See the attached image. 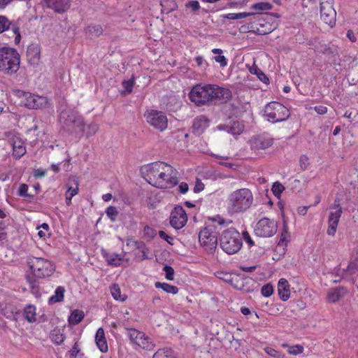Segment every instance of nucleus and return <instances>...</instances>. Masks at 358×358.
<instances>
[{
  "instance_id": "nucleus-44",
  "label": "nucleus",
  "mask_w": 358,
  "mask_h": 358,
  "mask_svg": "<svg viewBox=\"0 0 358 358\" xmlns=\"http://www.w3.org/2000/svg\"><path fill=\"white\" fill-rule=\"evenodd\" d=\"M87 30L92 36H99L103 34V28L99 24L88 26Z\"/></svg>"
},
{
  "instance_id": "nucleus-31",
  "label": "nucleus",
  "mask_w": 358,
  "mask_h": 358,
  "mask_svg": "<svg viewBox=\"0 0 358 358\" xmlns=\"http://www.w3.org/2000/svg\"><path fill=\"white\" fill-rule=\"evenodd\" d=\"M155 286L157 289H162L168 294H176L179 291L178 287L166 282H156Z\"/></svg>"
},
{
  "instance_id": "nucleus-15",
  "label": "nucleus",
  "mask_w": 358,
  "mask_h": 358,
  "mask_svg": "<svg viewBox=\"0 0 358 358\" xmlns=\"http://www.w3.org/2000/svg\"><path fill=\"white\" fill-rule=\"evenodd\" d=\"M276 231V223L266 217L261 219L255 228V234L259 237H271L275 234Z\"/></svg>"
},
{
  "instance_id": "nucleus-22",
  "label": "nucleus",
  "mask_w": 358,
  "mask_h": 358,
  "mask_svg": "<svg viewBox=\"0 0 358 358\" xmlns=\"http://www.w3.org/2000/svg\"><path fill=\"white\" fill-rule=\"evenodd\" d=\"M273 143V139L263 136L253 138L250 141V148L254 150H265Z\"/></svg>"
},
{
  "instance_id": "nucleus-48",
  "label": "nucleus",
  "mask_w": 358,
  "mask_h": 358,
  "mask_svg": "<svg viewBox=\"0 0 358 358\" xmlns=\"http://www.w3.org/2000/svg\"><path fill=\"white\" fill-rule=\"evenodd\" d=\"M273 293V287L271 284L268 283L262 286L261 294L265 297L271 296Z\"/></svg>"
},
{
  "instance_id": "nucleus-8",
  "label": "nucleus",
  "mask_w": 358,
  "mask_h": 358,
  "mask_svg": "<svg viewBox=\"0 0 358 358\" xmlns=\"http://www.w3.org/2000/svg\"><path fill=\"white\" fill-rule=\"evenodd\" d=\"M264 116L271 123L285 121L290 116L289 110L278 101H271L264 108Z\"/></svg>"
},
{
  "instance_id": "nucleus-6",
  "label": "nucleus",
  "mask_w": 358,
  "mask_h": 358,
  "mask_svg": "<svg viewBox=\"0 0 358 358\" xmlns=\"http://www.w3.org/2000/svg\"><path fill=\"white\" fill-rule=\"evenodd\" d=\"M220 245L222 250L228 255L237 253L243 246L240 233L234 227L224 230L220 237Z\"/></svg>"
},
{
  "instance_id": "nucleus-61",
  "label": "nucleus",
  "mask_w": 358,
  "mask_h": 358,
  "mask_svg": "<svg viewBox=\"0 0 358 358\" xmlns=\"http://www.w3.org/2000/svg\"><path fill=\"white\" fill-rule=\"evenodd\" d=\"M189 190V186L187 183L182 182L178 185V191L181 194H185Z\"/></svg>"
},
{
  "instance_id": "nucleus-45",
  "label": "nucleus",
  "mask_w": 358,
  "mask_h": 358,
  "mask_svg": "<svg viewBox=\"0 0 358 358\" xmlns=\"http://www.w3.org/2000/svg\"><path fill=\"white\" fill-rule=\"evenodd\" d=\"M73 182H74V186L69 187L68 189L66 192L65 195H68V196H71L73 197L78 193V191H79L78 180L76 179H74Z\"/></svg>"
},
{
  "instance_id": "nucleus-28",
  "label": "nucleus",
  "mask_w": 358,
  "mask_h": 358,
  "mask_svg": "<svg viewBox=\"0 0 358 358\" xmlns=\"http://www.w3.org/2000/svg\"><path fill=\"white\" fill-rule=\"evenodd\" d=\"M346 289L343 287H336L331 289L327 293V300L330 303L338 302L345 294Z\"/></svg>"
},
{
  "instance_id": "nucleus-18",
  "label": "nucleus",
  "mask_w": 358,
  "mask_h": 358,
  "mask_svg": "<svg viewBox=\"0 0 358 358\" xmlns=\"http://www.w3.org/2000/svg\"><path fill=\"white\" fill-rule=\"evenodd\" d=\"M10 29L14 36L15 44H18L21 39L19 27L14 23L10 22L5 16H0V34Z\"/></svg>"
},
{
  "instance_id": "nucleus-11",
  "label": "nucleus",
  "mask_w": 358,
  "mask_h": 358,
  "mask_svg": "<svg viewBox=\"0 0 358 358\" xmlns=\"http://www.w3.org/2000/svg\"><path fill=\"white\" fill-rule=\"evenodd\" d=\"M333 210L330 212L328 217V228L327 234L329 236H334L337 230L340 218L343 213V208L340 204V200L335 199L333 206L331 207Z\"/></svg>"
},
{
  "instance_id": "nucleus-4",
  "label": "nucleus",
  "mask_w": 358,
  "mask_h": 358,
  "mask_svg": "<svg viewBox=\"0 0 358 358\" xmlns=\"http://www.w3.org/2000/svg\"><path fill=\"white\" fill-rule=\"evenodd\" d=\"M254 195L250 189L243 187L231 192L226 200V208L230 215L243 213L254 203Z\"/></svg>"
},
{
  "instance_id": "nucleus-40",
  "label": "nucleus",
  "mask_w": 358,
  "mask_h": 358,
  "mask_svg": "<svg viewBox=\"0 0 358 358\" xmlns=\"http://www.w3.org/2000/svg\"><path fill=\"white\" fill-rule=\"evenodd\" d=\"M36 229L40 238L45 240V238L50 236V227L47 223H43L40 226H37Z\"/></svg>"
},
{
  "instance_id": "nucleus-10",
  "label": "nucleus",
  "mask_w": 358,
  "mask_h": 358,
  "mask_svg": "<svg viewBox=\"0 0 358 358\" xmlns=\"http://www.w3.org/2000/svg\"><path fill=\"white\" fill-rule=\"evenodd\" d=\"M16 94L21 99L20 104L29 109L41 108L46 103L45 98L43 96H37L21 90H18Z\"/></svg>"
},
{
  "instance_id": "nucleus-13",
  "label": "nucleus",
  "mask_w": 358,
  "mask_h": 358,
  "mask_svg": "<svg viewBox=\"0 0 358 358\" xmlns=\"http://www.w3.org/2000/svg\"><path fill=\"white\" fill-rule=\"evenodd\" d=\"M334 0H320L321 20L330 27L336 24V12L333 7Z\"/></svg>"
},
{
  "instance_id": "nucleus-3",
  "label": "nucleus",
  "mask_w": 358,
  "mask_h": 358,
  "mask_svg": "<svg viewBox=\"0 0 358 358\" xmlns=\"http://www.w3.org/2000/svg\"><path fill=\"white\" fill-rule=\"evenodd\" d=\"M26 266L27 269L24 278L31 289L37 287L41 280L52 276L56 269L55 264L50 259L34 255L27 256Z\"/></svg>"
},
{
  "instance_id": "nucleus-21",
  "label": "nucleus",
  "mask_w": 358,
  "mask_h": 358,
  "mask_svg": "<svg viewBox=\"0 0 358 358\" xmlns=\"http://www.w3.org/2000/svg\"><path fill=\"white\" fill-rule=\"evenodd\" d=\"M210 124V120L204 115L196 116L192 123V129L194 133L202 134Z\"/></svg>"
},
{
  "instance_id": "nucleus-19",
  "label": "nucleus",
  "mask_w": 358,
  "mask_h": 358,
  "mask_svg": "<svg viewBox=\"0 0 358 358\" xmlns=\"http://www.w3.org/2000/svg\"><path fill=\"white\" fill-rule=\"evenodd\" d=\"M101 254L103 257L106 259L108 264L112 266H119L123 262H128L129 259L126 258V252L121 253H110L106 250H102Z\"/></svg>"
},
{
  "instance_id": "nucleus-16",
  "label": "nucleus",
  "mask_w": 358,
  "mask_h": 358,
  "mask_svg": "<svg viewBox=\"0 0 358 358\" xmlns=\"http://www.w3.org/2000/svg\"><path fill=\"white\" fill-rule=\"evenodd\" d=\"M169 220L171 226L178 230L185 226L187 222V215L182 206H176L172 210Z\"/></svg>"
},
{
  "instance_id": "nucleus-60",
  "label": "nucleus",
  "mask_w": 358,
  "mask_h": 358,
  "mask_svg": "<svg viewBox=\"0 0 358 358\" xmlns=\"http://www.w3.org/2000/svg\"><path fill=\"white\" fill-rule=\"evenodd\" d=\"M159 236L161 238L166 241L169 243L172 244L171 241L173 240V238L171 236H169L165 231H159Z\"/></svg>"
},
{
  "instance_id": "nucleus-47",
  "label": "nucleus",
  "mask_w": 358,
  "mask_h": 358,
  "mask_svg": "<svg viewBox=\"0 0 358 358\" xmlns=\"http://www.w3.org/2000/svg\"><path fill=\"white\" fill-rule=\"evenodd\" d=\"M106 215L110 219L111 221H115L118 215L117 208L113 206H108L106 210Z\"/></svg>"
},
{
  "instance_id": "nucleus-43",
  "label": "nucleus",
  "mask_w": 358,
  "mask_h": 358,
  "mask_svg": "<svg viewBox=\"0 0 358 358\" xmlns=\"http://www.w3.org/2000/svg\"><path fill=\"white\" fill-rule=\"evenodd\" d=\"M266 353L273 358H286L285 353L278 351L271 347H266L264 348Z\"/></svg>"
},
{
  "instance_id": "nucleus-9",
  "label": "nucleus",
  "mask_w": 358,
  "mask_h": 358,
  "mask_svg": "<svg viewBox=\"0 0 358 358\" xmlns=\"http://www.w3.org/2000/svg\"><path fill=\"white\" fill-rule=\"evenodd\" d=\"M143 117L150 127L159 131L166 130L168 127L167 116L161 110L148 109L144 113Z\"/></svg>"
},
{
  "instance_id": "nucleus-25",
  "label": "nucleus",
  "mask_w": 358,
  "mask_h": 358,
  "mask_svg": "<svg viewBox=\"0 0 358 358\" xmlns=\"http://www.w3.org/2000/svg\"><path fill=\"white\" fill-rule=\"evenodd\" d=\"M28 61L32 64H37L41 58V48L37 44H31L27 48Z\"/></svg>"
},
{
  "instance_id": "nucleus-53",
  "label": "nucleus",
  "mask_w": 358,
  "mask_h": 358,
  "mask_svg": "<svg viewBox=\"0 0 358 358\" xmlns=\"http://www.w3.org/2000/svg\"><path fill=\"white\" fill-rule=\"evenodd\" d=\"M242 240L244 239L245 243L248 244L249 248H251L255 245V242L252 239L250 234L247 231H243L242 232Z\"/></svg>"
},
{
  "instance_id": "nucleus-12",
  "label": "nucleus",
  "mask_w": 358,
  "mask_h": 358,
  "mask_svg": "<svg viewBox=\"0 0 358 358\" xmlns=\"http://www.w3.org/2000/svg\"><path fill=\"white\" fill-rule=\"evenodd\" d=\"M129 336L131 341L141 349L151 350L155 347L152 339L143 331L136 329H130Z\"/></svg>"
},
{
  "instance_id": "nucleus-34",
  "label": "nucleus",
  "mask_w": 358,
  "mask_h": 358,
  "mask_svg": "<svg viewBox=\"0 0 358 358\" xmlns=\"http://www.w3.org/2000/svg\"><path fill=\"white\" fill-rule=\"evenodd\" d=\"M65 289L62 286H59L55 290L54 294L49 299L50 303H59L64 300Z\"/></svg>"
},
{
  "instance_id": "nucleus-7",
  "label": "nucleus",
  "mask_w": 358,
  "mask_h": 358,
  "mask_svg": "<svg viewBox=\"0 0 358 358\" xmlns=\"http://www.w3.org/2000/svg\"><path fill=\"white\" fill-rule=\"evenodd\" d=\"M217 227L214 224H206L199 233V241L203 249L209 254L215 252L217 247Z\"/></svg>"
},
{
  "instance_id": "nucleus-39",
  "label": "nucleus",
  "mask_w": 358,
  "mask_h": 358,
  "mask_svg": "<svg viewBox=\"0 0 358 358\" xmlns=\"http://www.w3.org/2000/svg\"><path fill=\"white\" fill-rule=\"evenodd\" d=\"M251 8L256 10L257 13H260L263 11L271 10L272 5L268 2H258L252 4Z\"/></svg>"
},
{
  "instance_id": "nucleus-37",
  "label": "nucleus",
  "mask_w": 358,
  "mask_h": 358,
  "mask_svg": "<svg viewBox=\"0 0 358 358\" xmlns=\"http://www.w3.org/2000/svg\"><path fill=\"white\" fill-rule=\"evenodd\" d=\"M212 52L217 55L214 57V59L216 62L219 63L222 67H225L227 65V58L224 55H222L223 52L222 49L214 48L212 50Z\"/></svg>"
},
{
  "instance_id": "nucleus-41",
  "label": "nucleus",
  "mask_w": 358,
  "mask_h": 358,
  "mask_svg": "<svg viewBox=\"0 0 358 358\" xmlns=\"http://www.w3.org/2000/svg\"><path fill=\"white\" fill-rule=\"evenodd\" d=\"M254 15V13H228L222 15V18L227 19V20H239L245 18L247 17L251 16Z\"/></svg>"
},
{
  "instance_id": "nucleus-64",
  "label": "nucleus",
  "mask_w": 358,
  "mask_h": 358,
  "mask_svg": "<svg viewBox=\"0 0 358 358\" xmlns=\"http://www.w3.org/2000/svg\"><path fill=\"white\" fill-rule=\"evenodd\" d=\"M346 36L352 43H355L357 41V38H356L354 32L352 30L348 31Z\"/></svg>"
},
{
  "instance_id": "nucleus-20",
  "label": "nucleus",
  "mask_w": 358,
  "mask_h": 358,
  "mask_svg": "<svg viewBox=\"0 0 358 358\" xmlns=\"http://www.w3.org/2000/svg\"><path fill=\"white\" fill-rule=\"evenodd\" d=\"M217 128L219 130H224L233 136H238L243 133L245 126L241 121L231 120L227 124H220Z\"/></svg>"
},
{
  "instance_id": "nucleus-58",
  "label": "nucleus",
  "mask_w": 358,
  "mask_h": 358,
  "mask_svg": "<svg viewBox=\"0 0 358 358\" xmlns=\"http://www.w3.org/2000/svg\"><path fill=\"white\" fill-rule=\"evenodd\" d=\"M289 237V233L286 229H284L280 236V241L278 242V245H283L285 242H287V239Z\"/></svg>"
},
{
  "instance_id": "nucleus-63",
  "label": "nucleus",
  "mask_w": 358,
  "mask_h": 358,
  "mask_svg": "<svg viewBox=\"0 0 358 358\" xmlns=\"http://www.w3.org/2000/svg\"><path fill=\"white\" fill-rule=\"evenodd\" d=\"M257 268V266H241L240 269L243 271L247 272V273H252L255 271Z\"/></svg>"
},
{
  "instance_id": "nucleus-29",
  "label": "nucleus",
  "mask_w": 358,
  "mask_h": 358,
  "mask_svg": "<svg viewBox=\"0 0 358 358\" xmlns=\"http://www.w3.org/2000/svg\"><path fill=\"white\" fill-rule=\"evenodd\" d=\"M84 312L81 310H73L68 318L69 325L75 326L80 323L84 318Z\"/></svg>"
},
{
  "instance_id": "nucleus-36",
  "label": "nucleus",
  "mask_w": 358,
  "mask_h": 358,
  "mask_svg": "<svg viewBox=\"0 0 358 358\" xmlns=\"http://www.w3.org/2000/svg\"><path fill=\"white\" fill-rule=\"evenodd\" d=\"M50 338L55 344L61 345L65 339V336L60 329H57L51 332Z\"/></svg>"
},
{
  "instance_id": "nucleus-1",
  "label": "nucleus",
  "mask_w": 358,
  "mask_h": 358,
  "mask_svg": "<svg viewBox=\"0 0 358 358\" xmlns=\"http://www.w3.org/2000/svg\"><path fill=\"white\" fill-rule=\"evenodd\" d=\"M141 173L150 185L159 189H169L178 183V171L164 162L144 165L141 168Z\"/></svg>"
},
{
  "instance_id": "nucleus-2",
  "label": "nucleus",
  "mask_w": 358,
  "mask_h": 358,
  "mask_svg": "<svg viewBox=\"0 0 358 358\" xmlns=\"http://www.w3.org/2000/svg\"><path fill=\"white\" fill-rule=\"evenodd\" d=\"M231 96L229 89L211 84H196L189 93L190 101L196 106L215 105L218 101H227Z\"/></svg>"
},
{
  "instance_id": "nucleus-62",
  "label": "nucleus",
  "mask_w": 358,
  "mask_h": 358,
  "mask_svg": "<svg viewBox=\"0 0 358 358\" xmlns=\"http://www.w3.org/2000/svg\"><path fill=\"white\" fill-rule=\"evenodd\" d=\"M198 66L201 67L204 64L206 63L203 56L198 55L194 59Z\"/></svg>"
},
{
  "instance_id": "nucleus-24",
  "label": "nucleus",
  "mask_w": 358,
  "mask_h": 358,
  "mask_svg": "<svg viewBox=\"0 0 358 358\" xmlns=\"http://www.w3.org/2000/svg\"><path fill=\"white\" fill-rule=\"evenodd\" d=\"M346 271L350 275L358 274V245L352 249Z\"/></svg>"
},
{
  "instance_id": "nucleus-35",
  "label": "nucleus",
  "mask_w": 358,
  "mask_h": 358,
  "mask_svg": "<svg viewBox=\"0 0 358 358\" xmlns=\"http://www.w3.org/2000/svg\"><path fill=\"white\" fill-rule=\"evenodd\" d=\"M110 290L112 296L116 301H124L127 299V296L121 294V289L117 284H113L110 287Z\"/></svg>"
},
{
  "instance_id": "nucleus-33",
  "label": "nucleus",
  "mask_w": 358,
  "mask_h": 358,
  "mask_svg": "<svg viewBox=\"0 0 358 358\" xmlns=\"http://www.w3.org/2000/svg\"><path fill=\"white\" fill-rule=\"evenodd\" d=\"M208 220L212 222L211 224H214L216 227L217 224L221 227H227L233 222L231 220L225 219L220 215L209 217Z\"/></svg>"
},
{
  "instance_id": "nucleus-30",
  "label": "nucleus",
  "mask_w": 358,
  "mask_h": 358,
  "mask_svg": "<svg viewBox=\"0 0 358 358\" xmlns=\"http://www.w3.org/2000/svg\"><path fill=\"white\" fill-rule=\"evenodd\" d=\"M152 358H176V355L172 348L166 347L159 349Z\"/></svg>"
},
{
  "instance_id": "nucleus-57",
  "label": "nucleus",
  "mask_w": 358,
  "mask_h": 358,
  "mask_svg": "<svg viewBox=\"0 0 358 358\" xmlns=\"http://www.w3.org/2000/svg\"><path fill=\"white\" fill-rule=\"evenodd\" d=\"M204 189V184L199 178H196V183L194 187V192L199 193Z\"/></svg>"
},
{
  "instance_id": "nucleus-26",
  "label": "nucleus",
  "mask_w": 358,
  "mask_h": 358,
  "mask_svg": "<svg viewBox=\"0 0 358 358\" xmlns=\"http://www.w3.org/2000/svg\"><path fill=\"white\" fill-rule=\"evenodd\" d=\"M95 342L97 348L102 352H106L108 350L107 340L105 336L104 329L100 327L97 329L95 335Z\"/></svg>"
},
{
  "instance_id": "nucleus-14",
  "label": "nucleus",
  "mask_w": 358,
  "mask_h": 358,
  "mask_svg": "<svg viewBox=\"0 0 358 358\" xmlns=\"http://www.w3.org/2000/svg\"><path fill=\"white\" fill-rule=\"evenodd\" d=\"M63 127L69 133L83 132L85 122L82 116L76 113H70L63 123Z\"/></svg>"
},
{
  "instance_id": "nucleus-27",
  "label": "nucleus",
  "mask_w": 358,
  "mask_h": 358,
  "mask_svg": "<svg viewBox=\"0 0 358 358\" xmlns=\"http://www.w3.org/2000/svg\"><path fill=\"white\" fill-rule=\"evenodd\" d=\"M47 6L57 13H63L68 10L70 3L69 0H51Z\"/></svg>"
},
{
  "instance_id": "nucleus-56",
  "label": "nucleus",
  "mask_w": 358,
  "mask_h": 358,
  "mask_svg": "<svg viewBox=\"0 0 358 358\" xmlns=\"http://www.w3.org/2000/svg\"><path fill=\"white\" fill-rule=\"evenodd\" d=\"M89 131L87 132V136H90L95 134L99 129V126L95 123H91L88 125Z\"/></svg>"
},
{
  "instance_id": "nucleus-38",
  "label": "nucleus",
  "mask_w": 358,
  "mask_h": 358,
  "mask_svg": "<svg viewBox=\"0 0 358 358\" xmlns=\"http://www.w3.org/2000/svg\"><path fill=\"white\" fill-rule=\"evenodd\" d=\"M250 72L252 74L257 75L258 78L264 83L267 84L269 82L268 78L266 75L257 67V66L254 65L250 69Z\"/></svg>"
},
{
  "instance_id": "nucleus-52",
  "label": "nucleus",
  "mask_w": 358,
  "mask_h": 358,
  "mask_svg": "<svg viewBox=\"0 0 358 358\" xmlns=\"http://www.w3.org/2000/svg\"><path fill=\"white\" fill-rule=\"evenodd\" d=\"M28 185L26 184H21L19 187L17 194L20 196L23 197H30L31 196L27 193L28 192Z\"/></svg>"
},
{
  "instance_id": "nucleus-50",
  "label": "nucleus",
  "mask_w": 358,
  "mask_h": 358,
  "mask_svg": "<svg viewBox=\"0 0 358 358\" xmlns=\"http://www.w3.org/2000/svg\"><path fill=\"white\" fill-rule=\"evenodd\" d=\"M303 347L301 345L296 344L289 347L287 352L289 355H298L303 352Z\"/></svg>"
},
{
  "instance_id": "nucleus-17",
  "label": "nucleus",
  "mask_w": 358,
  "mask_h": 358,
  "mask_svg": "<svg viewBox=\"0 0 358 358\" xmlns=\"http://www.w3.org/2000/svg\"><path fill=\"white\" fill-rule=\"evenodd\" d=\"M11 135L12 138L10 143L13 148V157L15 159H20L27 152L25 143L20 137L13 135L10 131L5 133V136L10 140Z\"/></svg>"
},
{
  "instance_id": "nucleus-54",
  "label": "nucleus",
  "mask_w": 358,
  "mask_h": 358,
  "mask_svg": "<svg viewBox=\"0 0 358 358\" xmlns=\"http://www.w3.org/2000/svg\"><path fill=\"white\" fill-rule=\"evenodd\" d=\"M164 271H165L166 278L169 280H173L174 279V270L170 266L166 265L164 267Z\"/></svg>"
},
{
  "instance_id": "nucleus-51",
  "label": "nucleus",
  "mask_w": 358,
  "mask_h": 358,
  "mask_svg": "<svg viewBox=\"0 0 358 358\" xmlns=\"http://www.w3.org/2000/svg\"><path fill=\"white\" fill-rule=\"evenodd\" d=\"M185 7L187 8L191 9V10L192 12H196L201 8L199 2L198 1H196V0H194V1H189L187 3H186Z\"/></svg>"
},
{
  "instance_id": "nucleus-49",
  "label": "nucleus",
  "mask_w": 358,
  "mask_h": 358,
  "mask_svg": "<svg viewBox=\"0 0 358 358\" xmlns=\"http://www.w3.org/2000/svg\"><path fill=\"white\" fill-rule=\"evenodd\" d=\"M310 165V159L306 155H302L299 157V166L302 171L306 170Z\"/></svg>"
},
{
  "instance_id": "nucleus-59",
  "label": "nucleus",
  "mask_w": 358,
  "mask_h": 358,
  "mask_svg": "<svg viewBox=\"0 0 358 358\" xmlns=\"http://www.w3.org/2000/svg\"><path fill=\"white\" fill-rule=\"evenodd\" d=\"M314 110L319 115H324L327 113L328 108L324 106H316L314 107Z\"/></svg>"
},
{
  "instance_id": "nucleus-5",
  "label": "nucleus",
  "mask_w": 358,
  "mask_h": 358,
  "mask_svg": "<svg viewBox=\"0 0 358 358\" xmlns=\"http://www.w3.org/2000/svg\"><path fill=\"white\" fill-rule=\"evenodd\" d=\"M20 55L15 48L4 46L0 48V71L5 75L15 74L20 69Z\"/></svg>"
},
{
  "instance_id": "nucleus-23",
  "label": "nucleus",
  "mask_w": 358,
  "mask_h": 358,
  "mask_svg": "<svg viewBox=\"0 0 358 358\" xmlns=\"http://www.w3.org/2000/svg\"><path fill=\"white\" fill-rule=\"evenodd\" d=\"M278 292L280 299L283 301H287L290 298V285L288 281L285 278H280L278 282Z\"/></svg>"
},
{
  "instance_id": "nucleus-42",
  "label": "nucleus",
  "mask_w": 358,
  "mask_h": 358,
  "mask_svg": "<svg viewBox=\"0 0 358 358\" xmlns=\"http://www.w3.org/2000/svg\"><path fill=\"white\" fill-rule=\"evenodd\" d=\"M135 84V77L132 76L128 80H123L122 82V85L124 89V92H122V94H130L133 91V88Z\"/></svg>"
},
{
  "instance_id": "nucleus-46",
  "label": "nucleus",
  "mask_w": 358,
  "mask_h": 358,
  "mask_svg": "<svg viewBox=\"0 0 358 358\" xmlns=\"http://www.w3.org/2000/svg\"><path fill=\"white\" fill-rule=\"evenodd\" d=\"M271 190L273 194L276 197L279 198L282 192L285 190V187L280 182H275L273 183Z\"/></svg>"
},
{
  "instance_id": "nucleus-32",
  "label": "nucleus",
  "mask_w": 358,
  "mask_h": 358,
  "mask_svg": "<svg viewBox=\"0 0 358 358\" xmlns=\"http://www.w3.org/2000/svg\"><path fill=\"white\" fill-rule=\"evenodd\" d=\"M36 306L31 304L27 305L24 310V315L25 319L29 322H34L36 320Z\"/></svg>"
},
{
  "instance_id": "nucleus-55",
  "label": "nucleus",
  "mask_w": 358,
  "mask_h": 358,
  "mask_svg": "<svg viewBox=\"0 0 358 358\" xmlns=\"http://www.w3.org/2000/svg\"><path fill=\"white\" fill-rule=\"evenodd\" d=\"M79 352L80 349L78 348V344L76 342L71 350L69 352L70 358H76Z\"/></svg>"
}]
</instances>
